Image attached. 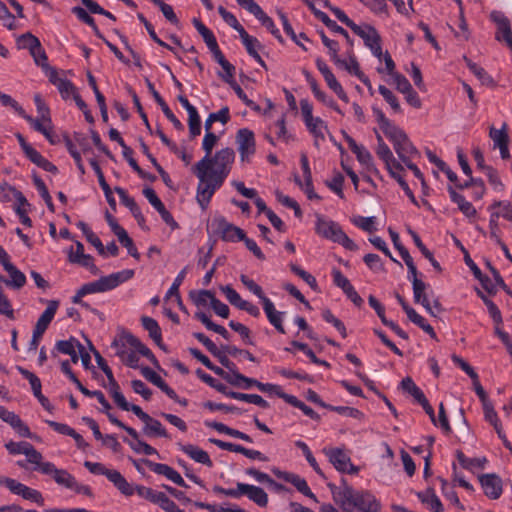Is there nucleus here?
<instances>
[{"label":"nucleus","mask_w":512,"mask_h":512,"mask_svg":"<svg viewBox=\"0 0 512 512\" xmlns=\"http://www.w3.org/2000/svg\"><path fill=\"white\" fill-rule=\"evenodd\" d=\"M315 231L319 236L334 243H338L349 251H356L359 248L358 245L347 236L337 222L326 219L321 214H316Z\"/></svg>","instance_id":"1"},{"label":"nucleus","mask_w":512,"mask_h":512,"mask_svg":"<svg viewBox=\"0 0 512 512\" xmlns=\"http://www.w3.org/2000/svg\"><path fill=\"white\" fill-rule=\"evenodd\" d=\"M193 172L199 179L196 199L200 207L203 210H205L208 207L213 194L217 189H219L222 186L224 181L214 176H211L208 173L207 166H205L204 168L202 167L201 169L196 168V166H194Z\"/></svg>","instance_id":"2"},{"label":"nucleus","mask_w":512,"mask_h":512,"mask_svg":"<svg viewBox=\"0 0 512 512\" xmlns=\"http://www.w3.org/2000/svg\"><path fill=\"white\" fill-rule=\"evenodd\" d=\"M134 276V270L125 269L120 272L102 276L98 280L82 285V292L87 294L100 293L112 290L120 284L130 280Z\"/></svg>","instance_id":"3"},{"label":"nucleus","mask_w":512,"mask_h":512,"mask_svg":"<svg viewBox=\"0 0 512 512\" xmlns=\"http://www.w3.org/2000/svg\"><path fill=\"white\" fill-rule=\"evenodd\" d=\"M235 160V152L232 148L226 147L217 151L214 157H210L208 173L222 181H225L231 171V165Z\"/></svg>","instance_id":"4"},{"label":"nucleus","mask_w":512,"mask_h":512,"mask_svg":"<svg viewBox=\"0 0 512 512\" xmlns=\"http://www.w3.org/2000/svg\"><path fill=\"white\" fill-rule=\"evenodd\" d=\"M107 417L112 424L126 431L132 438V440H129L125 437L123 438V441L126 442L135 453L159 456L158 451L154 447L139 438V434L134 428L127 426L112 413H107Z\"/></svg>","instance_id":"5"},{"label":"nucleus","mask_w":512,"mask_h":512,"mask_svg":"<svg viewBox=\"0 0 512 512\" xmlns=\"http://www.w3.org/2000/svg\"><path fill=\"white\" fill-rule=\"evenodd\" d=\"M345 512H379L380 503L369 492L355 491L344 506Z\"/></svg>","instance_id":"6"},{"label":"nucleus","mask_w":512,"mask_h":512,"mask_svg":"<svg viewBox=\"0 0 512 512\" xmlns=\"http://www.w3.org/2000/svg\"><path fill=\"white\" fill-rule=\"evenodd\" d=\"M386 137L392 142L393 148L402 162H406L413 156L419 155L418 149L413 145L405 131L400 127L389 132Z\"/></svg>","instance_id":"7"},{"label":"nucleus","mask_w":512,"mask_h":512,"mask_svg":"<svg viewBox=\"0 0 512 512\" xmlns=\"http://www.w3.org/2000/svg\"><path fill=\"white\" fill-rule=\"evenodd\" d=\"M0 485L7 487L11 493L20 495L23 499L44 505V497L40 491L32 489L12 478L0 476Z\"/></svg>","instance_id":"8"},{"label":"nucleus","mask_w":512,"mask_h":512,"mask_svg":"<svg viewBox=\"0 0 512 512\" xmlns=\"http://www.w3.org/2000/svg\"><path fill=\"white\" fill-rule=\"evenodd\" d=\"M212 226L215 227L214 232L226 242L242 241L246 234L243 229L229 223L223 216L215 217L212 221Z\"/></svg>","instance_id":"9"},{"label":"nucleus","mask_w":512,"mask_h":512,"mask_svg":"<svg viewBox=\"0 0 512 512\" xmlns=\"http://www.w3.org/2000/svg\"><path fill=\"white\" fill-rule=\"evenodd\" d=\"M236 143L242 162H250V157L255 154L256 142L252 130L241 128L236 133Z\"/></svg>","instance_id":"10"},{"label":"nucleus","mask_w":512,"mask_h":512,"mask_svg":"<svg viewBox=\"0 0 512 512\" xmlns=\"http://www.w3.org/2000/svg\"><path fill=\"white\" fill-rule=\"evenodd\" d=\"M40 471L46 475H52L55 482L67 489H72L76 479L65 469H58L52 462H45L40 466Z\"/></svg>","instance_id":"11"},{"label":"nucleus","mask_w":512,"mask_h":512,"mask_svg":"<svg viewBox=\"0 0 512 512\" xmlns=\"http://www.w3.org/2000/svg\"><path fill=\"white\" fill-rule=\"evenodd\" d=\"M142 463L145 464L151 471L158 475H163L176 485L188 488L187 483L184 481V479L181 477V475L172 467H170L167 464L162 463H155L149 459H143Z\"/></svg>","instance_id":"12"},{"label":"nucleus","mask_w":512,"mask_h":512,"mask_svg":"<svg viewBox=\"0 0 512 512\" xmlns=\"http://www.w3.org/2000/svg\"><path fill=\"white\" fill-rule=\"evenodd\" d=\"M479 482L483 488L484 494L489 499L496 500L502 495V479L497 474H483L479 476Z\"/></svg>","instance_id":"13"},{"label":"nucleus","mask_w":512,"mask_h":512,"mask_svg":"<svg viewBox=\"0 0 512 512\" xmlns=\"http://www.w3.org/2000/svg\"><path fill=\"white\" fill-rule=\"evenodd\" d=\"M242 495H246L251 501L260 507H266L268 505V494L261 487L238 482L237 498Z\"/></svg>","instance_id":"14"},{"label":"nucleus","mask_w":512,"mask_h":512,"mask_svg":"<svg viewBox=\"0 0 512 512\" xmlns=\"http://www.w3.org/2000/svg\"><path fill=\"white\" fill-rule=\"evenodd\" d=\"M273 473L285 482L291 483L300 493L318 502L316 495L309 488L306 480L297 474L274 469Z\"/></svg>","instance_id":"15"},{"label":"nucleus","mask_w":512,"mask_h":512,"mask_svg":"<svg viewBox=\"0 0 512 512\" xmlns=\"http://www.w3.org/2000/svg\"><path fill=\"white\" fill-rule=\"evenodd\" d=\"M16 43H17L18 49H28L31 56L36 57L35 52L37 50L38 52H41V59L43 61L48 60L46 52L43 49L40 40L36 36H34L32 33L26 32L24 34H21L20 36L17 37Z\"/></svg>","instance_id":"16"},{"label":"nucleus","mask_w":512,"mask_h":512,"mask_svg":"<svg viewBox=\"0 0 512 512\" xmlns=\"http://www.w3.org/2000/svg\"><path fill=\"white\" fill-rule=\"evenodd\" d=\"M340 483V486L328 483L327 487L332 494L334 502L339 506H344L345 503H347V500L352 497L355 490L348 484L344 477L341 478Z\"/></svg>","instance_id":"17"},{"label":"nucleus","mask_w":512,"mask_h":512,"mask_svg":"<svg viewBox=\"0 0 512 512\" xmlns=\"http://www.w3.org/2000/svg\"><path fill=\"white\" fill-rule=\"evenodd\" d=\"M412 288L415 303L421 304L431 316H436L425 293L427 284L420 279H412Z\"/></svg>","instance_id":"18"},{"label":"nucleus","mask_w":512,"mask_h":512,"mask_svg":"<svg viewBox=\"0 0 512 512\" xmlns=\"http://www.w3.org/2000/svg\"><path fill=\"white\" fill-rule=\"evenodd\" d=\"M181 451L187 454L195 462L203 464L209 468L213 466V462L210 459L209 454L193 444H179Z\"/></svg>","instance_id":"19"},{"label":"nucleus","mask_w":512,"mask_h":512,"mask_svg":"<svg viewBox=\"0 0 512 512\" xmlns=\"http://www.w3.org/2000/svg\"><path fill=\"white\" fill-rule=\"evenodd\" d=\"M141 374L149 382L157 386L162 392H164L169 398L175 397V391L150 367L144 366L140 369Z\"/></svg>","instance_id":"20"},{"label":"nucleus","mask_w":512,"mask_h":512,"mask_svg":"<svg viewBox=\"0 0 512 512\" xmlns=\"http://www.w3.org/2000/svg\"><path fill=\"white\" fill-rule=\"evenodd\" d=\"M59 306L58 300H49L47 302V308L38 318L34 329L42 333H45L51 321L53 320Z\"/></svg>","instance_id":"21"},{"label":"nucleus","mask_w":512,"mask_h":512,"mask_svg":"<svg viewBox=\"0 0 512 512\" xmlns=\"http://www.w3.org/2000/svg\"><path fill=\"white\" fill-rule=\"evenodd\" d=\"M217 141H218V137L216 134L211 132V130L206 131V134H205L203 142H202V148L206 154L200 161H198L194 165V166H196V168L201 169L202 167L204 168L205 166H207V167L209 166L212 149L216 145Z\"/></svg>","instance_id":"22"},{"label":"nucleus","mask_w":512,"mask_h":512,"mask_svg":"<svg viewBox=\"0 0 512 512\" xmlns=\"http://www.w3.org/2000/svg\"><path fill=\"white\" fill-rule=\"evenodd\" d=\"M329 461L333 464L335 469L341 473L346 472L351 458L340 448H333L327 453Z\"/></svg>","instance_id":"23"},{"label":"nucleus","mask_w":512,"mask_h":512,"mask_svg":"<svg viewBox=\"0 0 512 512\" xmlns=\"http://www.w3.org/2000/svg\"><path fill=\"white\" fill-rule=\"evenodd\" d=\"M4 270L10 275L11 280L6 281L7 286L20 289L26 284V276L14 264L4 263Z\"/></svg>","instance_id":"24"},{"label":"nucleus","mask_w":512,"mask_h":512,"mask_svg":"<svg viewBox=\"0 0 512 512\" xmlns=\"http://www.w3.org/2000/svg\"><path fill=\"white\" fill-rule=\"evenodd\" d=\"M342 64H336L347 70L350 74L355 75L365 86L371 88V83L369 78L361 71L359 63L354 56L350 57V62L341 59Z\"/></svg>","instance_id":"25"},{"label":"nucleus","mask_w":512,"mask_h":512,"mask_svg":"<svg viewBox=\"0 0 512 512\" xmlns=\"http://www.w3.org/2000/svg\"><path fill=\"white\" fill-rule=\"evenodd\" d=\"M280 398L286 403L300 409L306 416L313 420L319 421L320 415L315 412L311 407L307 406L304 402L300 401L296 396L290 394H281Z\"/></svg>","instance_id":"26"},{"label":"nucleus","mask_w":512,"mask_h":512,"mask_svg":"<svg viewBox=\"0 0 512 512\" xmlns=\"http://www.w3.org/2000/svg\"><path fill=\"white\" fill-rule=\"evenodd\" d=\"M352 31L364 40V44L368 48L374 44L373 39L375 37H380L375 27L369 24H364L363 26L357 24Z\"/></svg>","instance_id":"27"},{"label":"nucleus","mask_w":512,"mask_h":512,"mask_svg":"<svg viewBox=\"0 0 512 512\" xmlns=\"http://www.w3.org/2000/svg\"><path fill=\"white\" fill-rule=\"evenodd\" d=\"M194 317L197 320H199L203 325H205V327L208 330H211V331L221 335L226 340L230 339V334L226 330V328L211 321V319L204 312L198 311L195 313Z\"/></svg>","instance_id":"28"},{"label":"nucleus","mask_w":512,"mask_h":512,"mask_svg":"<svg viewBox=\"0 0 512 512\" xmlns=\"http://www.w3.org/2000/svg\"><path fill=\"white\" fill-rule=\"evenodd\" d=\"M145 426L143 432L146 436H157V437H168L166 429L162 426L159 420L152 418L150 415L148 419L144 421Z\"/></svg>","instance_id":"29"},{"label":"nucleus","mask_w":512,"mask_h":512,"mask_svg":"<svg viewBox=\"0 0 512 512\" xmlns=\"http://www.w3.org/2000/svg\"><path fill=\"white\" fill-rule=\"evenodd\" d=\"M108 480L111 481L114 486L125 496H131L134 493V488L131 484L127 482V480L122 476V474L114 470L113 473L108 475Z\"/></svg>","instance_id":"30"},{"label":"nucleus","mask_w":512,"mask_h":512,"mask_svg":"<svg viewBox=\"0 0 512 512\" xmlns=\"http://www.w3.org/2000/svg\"><path fill=\"white\" fill-rule=\"evenodd\" d=\"M79 344V340L73 336L68 340H59L56 342L55 348L52 350L51 354L53 357H57V353L69 355L79 347Z\"/></svg>","instance_id":"31"},{"label":"nucleus","mask_w":512,"mask_h":512,"mask_svg":"<svg viewBox=\"0 0 512 512\" xmlns=\"http://www.w3.org/2000/svg\"><path fill=\"white\" fill-rule=\"evenodd\" d=\"M456 457H457L459 464L464 469H467V470H472L475 467L483 469L485 464L487 463V459L485 457L467 458L461 450L456 451Z\"/></svg>","instance_id":"32"},{"label":"nucleus","mask_w":512,"mask_h":512,"mask_svg":"<svg viewBox=\"0 0 512 512\" xmlns=\"http://www.w3.org/2000/svg\"><path fill=\"white\" fill-rule=\"evenodd\" d=\"M141 323L143 328L148 331L149 337L155 342H160V337L162 336L161 328L158 324V322L149 317V316H142L141 317Z\"/></svg>","instance_id":"33"},{"label":"nucleus","mask_w":512,"mask_h":512,"mask_svg":"<svg viewBox=\"0 0 512 512\" xmlns=\"http://www.w3.org/2000/svg\"><path fill=\"white\" fill-rule=\"evenodd\" d=\"M230 398L257 405L263 409H267L270 407L269 403L258 394L234 392L230 394Z\"/></svg>","instance_id":"34"},{"label":"nucleus","mask_w":512,"mask_h":512,"mask_svg":"<svg viewBox=\"0 0 512 512\" xmlns=\"http://www.w3.org/2000/svg\"><path fill=\"white\" fill-rule=\"evenodd\" d=\"M305 125H306L308 131L315 138V142H314L315 146H318V139L324 140V138H325L324 134L322 132V129L323 128L326 129L327 125L319 117L312 118L311 121L305 122Z\"/></svg>","instance_id":"35"},{"label":"nucleus","mask_w":512,"mask_h":512,"mask_svg":"<svg viewBox=\"0 0 512 512\" xmlns=\"http://www.w3.org/2000/svg\"><path fill=\"white\" fill-rule=\"evenodd\" d=\"M238 33L249 55L256 54L257 49L262 48V45L259 42V40L249 35L244 28H241V30Z\"/></svg>","instance_id":"36"},{"label":"nucleus","mask_w":512,"mask_h":512,"mask_svg":"<svg viewBox=\"0 0 512 512\" xmlns=\"http://www.w3.org/2000/svg\"><path fill=\"white\" fill-rule=\"evenodd\" d=\"M230 120L229 107L224 106L218 112L211 113L205 121V131L211 130L212 124L215 121H220L222 124H226Z\"/></svg>","instance_id":"37"},{"label":"nucleus","mask_w":512,"mask_h":512,"mask_svg":"<svg viewBox=\"0 0 512 512\" xmlns=\"http://www.w3.org/2000/svg\"><path fill=\"white\" fill-rule=\"evenodd\" d=\"M295 446L298 447L299 449H301V451L303 452L307 462L310 464V466L313 468V470L319 475L321 476L322 478H325V475L323 473V471L321 470V468L319 467L315 457L313 456L310 448L308 447V445L301 441V440H298L295 442Z\"/></svg>","instance_id":"38"},{"label":"nucleus","mask_w":512,"mask_h":512,"mask_svg":"<svg viewBox=\"0 0 512 512\" xmlns=\"http://www.w3.org/2000/svg\"><path fill=\"white\" fill-rule=\"evenodd\" d=\"M323 44L328 48L331 60L334 64H342L341 58L338 55L339 43L335 40L329 39L323 30L319 31Z\"/></svg>","instance_id":"39"},{"label":"nucleus","mask_w":512,"mask_h":512,"mask_svg":"<svg viewBox=\"0 0 512 512\" xmlns=\"http://www.w3.org/2000/svg\"><path fill=\"white\" fill-rule=\"evenodd\" d=\"M214 295V292L210 290H192L189 292L190 299L198 307L206 306L208 300L211 302Z\"/></svg>","instance_id":"40"},{"label":"nucleus","mask_w":512,"mask_h":512,"mask_svg":"<svg viewBox=\"0 0 512 512\" xmlns=\"http://www.w3.org/2000/svg\"><path fill=\"white\" fill-rule=\"evenodd\" d=\"M33 182H34V185L36 186L38 192L40 193L41 197L43 198V200H44L47 208L49 209V211L54 212L55 211V207H54V204H53V201H52V197L49 194V191H48L44 181L40 177H38L37 175H34L33 176Z\"/></svg>","instance_id":"41"},{"label":"nucleus","mask_w":512,"mask_h":512,"mask_svg":"<svg viewBox=\"0 0 512 512\" xmlns=\"http://www.w3.org/2000/svg\"><path fill=\"white\" fill-rule=\"evenodd\" d=\"M354 154L356 155L357 160L361 164L365 165L369 171H371L375 174L379 173L377 168L374 165L373 157H372L371 153L364 146H360L359 150H356L354 152Z\"/></svg>","instance_id":"42"},{"label":"nucleus","mask_w":512,"mask_h":512,"mask_svg":"<svg viewBox=\"0 0 512 512\" xmlns=\"http://www.w3.org/2000/svg\"><path fill=\"white\" fill-rule=\"evenodd\" d=\"M186 273H187V267H185L183 270H181L178 273V275L174 279V282L172 283L171 287L169 288V290L166 293V297H165L166 299H168L170 297H175L177 300V303L181 304V296H180V292H179V287L183 283Z\"/></svg>","instance_id":"43"},{"label":"nucleus","mask_w":512,"mask_h":512,"mask_svg":"<svg viewBox=\"0 0 512 512\" xmlns=\"http://www.w3.org/2000/svg\"><path fill=\"white\" fill-rule=\"evenodd\" d=\"M467 67L470 69V71L483 83L488 84L491 83L493 80L490 75L485 71L484 68L480 67L478 64L474 63L471 59L464 56L463 57Z\"/></svg>","instance_id":"44"},{"label":"nucleus","mask_w":512,"mask_h":512,"mask_svg":"<svg viewBox=\"0 0 512 512\" xmlns=\"http://www.w3.org/2000/svg\"><path fill=\"white\" fill-rule=\"evenodd\" d=\"M210 353L217 358L220 364L229 372L234 374L238 370L236 364L228 358V354L222 349V347L218 348L216 346Z\"/></svg>","instance_id":"45"},{"label":"nucleus","mask_w":512,"mask_h":512,"mask_svg":"<svg viewBox=\"0 0 512 512\" xmlns=\"http://www.w3.org/2000/svg\"><path fill=\"white\" fill-rule=\"evenodd\" d=\"M149 1L152 2L154 5H156L157 7H159L163 16L171 24L176 25V26L179 25L180 21H179L178 17L176 16L172 6H170L169 4H166L163 0H149Z\"/></svg>","instance_id":"46"},{"label":"nucleus","mask_w":512,"mask_h":512,"mask_svg":"<svg viewBox=\"0 0 512 512\" xmlns=\"http://www.w3.org/2000/svg\"><path fill=\"white\" fill-rule=\"evenodd\" d=\"M114 191L119 195L121 203L130 210L132 215L141 211L134 198L130 197L125 189L117 186L114 188Z\"/></svg>","instance_id":"47"},{"label":"nucleus","mask_w":512,"mask_h":512,"mask_svg":"<svg viewBox=\"0 0 512 512\" xmlns=\"http://www.w3.org/2000/svg\"><path fill=\"white\" fill-rule=\"evenodd\" d=\"M322 318L327 323L332 324L343 338L347 337V330L344 323L340 319L335 317L330 309H324L322 311Z\"/></svg>","instance_id":"48"},{"label":"nucleus","mask_w":512,"mask_h":512,"mask_svg":"<svg viewBox=\"0 0 512 512\" xmlns=\"http://www.w3.org/2000/svg\"><path fill=\"white\" fill-rule=\"evenodd\" d=\"M289 267H290V270L294 274L299 276L302 280H304L311 287V289H313L314 291L318 290V283L316 281V278L313 275H311L310 273H308L307 271H305L304 269H302L301 267H299L296 264L291 263L289 265Z\"/></svg>","instance_id":"49"},{"label":"nucleus","mask_w":512,"mask_h":512,"mask_svg":"<svg viewBox=\"0 0 512 512\" xmlns=\"http://www.w3.org/2000/svg\"><path fill=\"white\" fill-rule=\"evenodd\" d=\"M507 124L504 123L502 129L497 130L494 127L490 128L489 136L494 142V148L509 143V136L506 132Z\"/></svg>","instance_id":"50"},{"label":"nucleus","mask_w":512,"mask_h":512,"mask_svg":"<svg viewBox=\"0 0 512 512\" xmlns=\"http://www.w3.org/2000/svg\"><path fill=\"white\" fill-rule=\"evenodd\" d=\"M228 325L233 331L240 335L242 341L245 344L254 345V342L251 338V331L247 326L234 320H231Z\"/></svg>","instance_id":"51"},{"label":"nucleus","mask_w":512,"mask_h":512,"mask_svg":"<svg viewBox=\"0 0 512 512\" xmlns=\"http://www.w3.org/2000/svg\"><path fill=\"white\" fill-rule=\"evenodd\" d=\"M372 109L374 115L376 116L377 122L379 123V126L383 133L385 134V136L388 135L389 132H392L394 129L398 127L385 116L382 110L376 107H373Z\"/></svg>","instance_id":"52"},{"label":"nucleus","mask_w":512,"mask_h":512,"mask_svg":"<svg viewBox=\"0 0 512 512\" xmlns=\"http://www.w3.org/2000/svg\"><path fill=\"white\" fill-rule=\"evenodd\" d=\"M69 262L74 264H79L82 267L89 269V271L93 275H97L99 273V268L94 264V258L90 254L80 255L79 258L72 259V257H68Z\"/></svg>","instance_id":"53"},{"label":"nucleus","mask_w":512,"mask_h":512,"mask_svg":"<svg viewBox=\"0 0 512 512\" xmlns=\"http://www.w3.org/2000/svg\"><path fill=\"white\" fill-rule=\"evenodd\" d=\"M327 409L330 411H334L340 415L355 418V419H362L364 417V414L360 410H358L357 408H354V407L333 406V405L329 404Z\"/></svg>","instance_id":"54"},{"label":"nucleus","mask_w":512,"mask_h":512,"mask_svg":"<svg viewBox=\"0 0 512 512\" xmlns=\"http://www.w3.org/2000/svg\"><path fill=\"white\" fill-rule=\"evenodd\" d=\"M119 242L127 248V251L129 255H131L136 260L140 259V253L138 252L137 248L134 245V242L132 238L129 237L126 230H123L118 236H117Z\"/></svg>","instance_id":"55"},{"label":"nucleus","mask_w":512,"mask_h":512,"mask_svg":"<svg viewBox=\"0 0 512 512\" xmlns=\"http://www.w3.org/2000/svg\"><path fill=\"white\" fill-rule=\"evenodd\" d=\"M378 91L396 113L401 112V106L399 104V101L390 89H388L384 85H380L378 87Z\"/></svg>","instance_id":"56"},{"label":"nucleus","mask_w":512,"mask_h":512,"mask_svg":"<svg viewBox=\"0 0 512 512\" xmlns=\"http://www.w3.org/2000/svg\"><path fill=\"white\" fill-rule=\"evenodd\" d=\"M233 382L236 384H231L234 387H239L243 389H249L252 386L257 387L258 380L254 378H249L243 374H241L238 370L234 373Z\"/></svg>","instance_id":"57"},{"label":"nucleus","mask_w":512,"mask_h":512,"mask_svg":"<svg viewBox=\"0 0 512 512\" xmlns=\"http://www.w3.org/2000/svg\"><path fill=\"white\" fill-rule=\"evenodd\" d=\"M34 102L41 120L46 124H51L50 109L43 101L40 94L34 96Z\"/></svg>","instance_id":"58"},{"label":"nucleus","mask_w":512,"mask_h":512,"mask_svg":"<svg viewBox=\"0 0 512 512\" xmlns=\"http://www.w3.org/2000/svg\"><path fill=\"white\" fill-rule=\"evenodd\" d=\"M353 224L356 225L358 228L372 233L376 230L375 223H376V217H362L358 216L357 218H354L352 220Z\"/></svg>","instance_id":"59"},{"label":"nucleus","mask_w":512,"mask_h":512,"mask_svg":"<svg viewBox=\"0 0 512 512\" xmlns=\"http://www.w3.org/2000/svg\"><path fill=\"white\" fill-rule=\"evenodd\" d=\"M257 19L261 22V24L270 31V33L281 43H283V38L280 34L279 29L275 26L274 21L271 17H269L265 12L261 14V16L257 17Z\"/></svg>","instance_id":"60"},{"label":"nucleus","mask_w":512,"mask_h":512,"mask_svg":"<svg viewBox=\"0 0 512 512\" xmlns=\"http://www.w3.org/2000/svg\"><path fill=\"white\" fill-rule=\"evenodd\" d=\"M41 388H42V385H41V381L38 380L37 382L34 381V383H32L31 385V389L33 391V394L34 396L38 399V401L40 402V404L42 405V407L44 409H46L47 411L49 412H52V410L54 409V407L51 405L50 401L48 400L47 397H45L42 392H41Z\"/></svg>","instance_id":"61"},{"label":"nucleus","mask_w":512,"mask_h":512,"mask_svg":"<svg viewBox=\"0 0 512 512\" xmlns=\"http://www.w3.org/2000/svg\"><path fill=\"white\" fill-rule=\"evenodd\" d=\"M81 2L91 13L103 15L113 21H116V17L111 12L102 8L97 2L93 0H81Z\"/></svg>","instance_id":"62"},{"label":"nucleus","mask_w":512,"mask_h":512,"mask_svg":"<svg viewBox=\"0 0 512 512\" xmlns=\"http://www.w3.org/2000/svg\"><path fill=\"white\" fill-rule=\"evenodd\" d=\"M221 290L225 294L228 301L238 309H240L242 307V303L246 301L243 300L239 293L229 285L221 287Z\"/></svg>","instance_id":"63"},{"label":"nucleus","mask_w":512,"mask_h":512,"mask_svg":"<svg viewBox=\"0 0 512 512\" xmlns=\"http://www.w3.org/2000/svg\"><path fill=\"white\" fill-rule=\"evenodd\" d=\"M58 83L56 87L63 99H68L70 96L73 97L78 93L76 87L70 80L63 79L62 81H58Z\"/></svg>","instance_id":"64"}]
</instances>
